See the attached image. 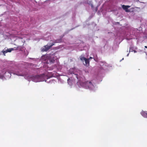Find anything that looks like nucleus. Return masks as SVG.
Segmentation results:
<instances>
[{
	"mask_svg": "<svg viewBox=\"0 0 147 147\" xmlns=\"http://www.w3.org/2000/svg\"><path fill=\"white\" fill-rule=\"evenodd\" d=\"M57 58L55 57V54H50L47 60V64L53 63H54L55 60Z\"/></svg>",
	"mask_w": 147,
	"mask_h": 147,
	"instance_id": "f257e3e1",
	"label": "nucleus"
},
{
	"mask_svg": "<svg viewBox=\"0 0 147 147\" xmlns=\"http://www.w3.org/2000/svg\"><path fill=\"white\" fill-rule=\"evenodd\" d=\"M82 85L84 86H85L86 88H90L91 87L93 86V84L92 82L90 81L89 82L88 81H85L84 82H83Z\"/></svg>",
	"mask_w": 147,
	"mask_h": 147,
	"instance_id": "f03ea898",
	"label": "nucleus"
},
{
	"mask_svg": "<svg viewBox=\"0 0 147 147\" xmlns=\"http://www.w3.org/2000/svg\"><path fill=\"white\" fill-rule=\"evenodd\" d=\"M63 36L60 37V39H58L56 40L55 42H54L52 41H51L47 45H45V46H53V45H55V43H59L61 42V39L63 37Z\"/></svg>",
	"mask_w": 147,
	"mask_h": 147,
	"instance_id": "7ed1b4c3",
	"label": "nucleus"
},
{
	"mask_svg": "<svg viewBox=\"0 0 147 147\" xmlns=\"http://www.w3.org/2000/svg\"><path fill=\"white\" fill-rule=\"evenodd\" d=\"M17 47H15L14 48H10L7 49L6 50H3L2 51V52L3 53V54L4 55H5V54L6 53L8 52H10L12 50H16L17 49Z\"/></svg>",
	"mask_w": 147,
	"mask_h": 147,
	"instance_id": "20e7f679",
	"label": "nucleus"
},
{
	"mask_svg": "<svg viewBox=\"0 0 147 147\" xmlns=\"http://www.w3.org/2000/svg\"><path fill=\"white\" fill-rule=\"evenodd\" d=\"M130 7V6L129 5H122V8L126 12H130V10L128 9V8H129Z\"/></svg>",
	"mask_w": 147,
	"mask_h": 147,
	"instance_id": "39448f33",
	"label": "nucleus"
},
{
	"mask_svg": "<svg viewBox=\"0 0 147 147\" xmlns=\"http://www.w3.org/2000/svg\"><path fill=\"white\" fill-rule=\"evenodd\" d=\"M52 47H44L43 48H42L41 50L42 52L47 51L49 50Z\"/></svg>",
	"mask_w": 147,
	"mask_h": 147,
	"instance_id": "423d86ee",
	"label": "nucleus"
},
{
	"mask_svg": "<svg viewBox=\"0 0 147 147\" xmlns=\"http://www.w3.org/2000/svg\"><path fill=\"white\" fill-rule=\"evenodd\" d=\"M141 114L143 117L147 118V112L142 111L141 112Z\"/></svg>",
	"mask_w": 147,
	"mask_h": 147,
	"instance_id": "0eeeda50",
	"label": "nucleus"
},
{
	"mask_svg": "<svg viewBox=\"0 0 147 147\" xmlns=\"http://www.w3.org/2000/svg\"><path fill=\"white\" fill-rule=\"evenodd\" d=\"M85 62L86 63V64L87 65L88 64L89 65V59H86L85 60Z\"/></svg>",
	"mask_w": 147,
	"mask_h": 147,
	"instance_id": "6e6552de",
	"label": "nucleus"
},
{
	"mask_svg": "<svg viewBox=\"0 0 147 147\" xmlns=\"http://www.w3.org/2000/svg\"><path fill=\"white\" fill-rule=\"evenodd\" d=\"M133 47H130L129 48V51L130 52H132L133 51H134V53H135V52H136V51L135 50H134L133 49Z\"/></svg>",
	"mask_w": 147,
	"mask_h": 147,
	"instance_id": "1a4fd4ad",
	"label": "nucleus"
},
{
	"mask_svg": "<svg viewBox=\"0 0 147 147\" xmlns=\"http://www.w3.org/2000/svg\"><path fill=\"white\" fill-rule=\"evenodd\" d=\"M88 3L89 4L91 5V6L92 8L93 7V5L92 4V2L91 1H89V2H88Z\"/></svg>",
	"mask_w": 147,
	"mask_h": 147,
	"instance_id": "9d476101",
	"label": "nucleus"
},
{
	"mask_svg": "<svg viewBox=\"0 0 147 147\" xmlns=\"http://www.w3.org/2000/svg\"><path fill=\"white\" fill-rule=\"evenodd\" d=\"M86 59V58L84 57H82L80 58V59L82 60V61H83V60H85V59Z\"/></svg>",
	"mask_w": 147,
	"mask_h": 147,
	"instance_id": "9b49d317",
	"label": "nucleus"
},
{
	"mask_svg": "<svg viewBox=\"0 0 147 147\" xmlns=\"http://www.w3.org/2000/svg\"><path fill=\"white\" fill-rule=\"evenodd\" d=\"M18 38H19L20 39H24V41H25V37H24V36H23V37L21 38L20 37H18Z\"/></svg>",
	"mask_w": 147,
	"mask_h": 147,
	"instance_id": "f8f14e48",
	"label": "nucleus"
},
{
	"mask_svg": "<svg viewBox=\"0 0 147 147\" xmlns=\"http://www.w3.org/2000/svg\"><path fill=\"white\" fill-rule=\"evenodd\" d=\"M75 75L76 76V78H77V79H78V74H75Z\"/></svg>",
	"mask_w": 147,
	"mask_h": 147,
	"instance_id": "ddd939ff",
	"label": "nucleus"
},
{
	"mask_svg": "<svg viewBox=\"0 0 147 147\" xmlns=\"http://www.w3.org/2000/svg\"><path fill=\"white\" fill-rule=\"evenodd\" d=\"M92 57H90V58L88 59H89H89H92Z\"/></svg>",
	"mask_w": 147,
	"mask_h": 147,
	"instance_id": "4468645a",
	"label": "nucleus"
},
{
	"mask_svg": "<svg viewBox=\"0 0 147 147\" xmlns=\"http://www.w3.org/2000/svg\"><path fill=\"white\" fill-rule=\"evenodd\" d=\"M145 48L147 49V47H145Z\"/></svg>",
	"mask_w": 147,
	"mask_h": 147,
	"instance_id": "2eb2a0df",
	"label": "nucleus"
}]
</instances>
